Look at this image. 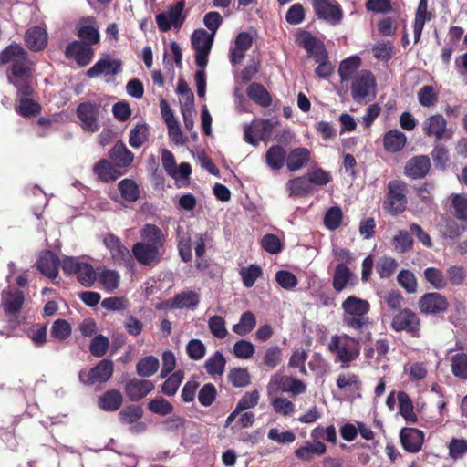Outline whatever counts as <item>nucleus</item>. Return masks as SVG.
Returning <instances> with one entry per match:
<instances>
[{
  "label": "nucleus",
  "mask_w": 467,
  "mask_h": 467,
  "mask_svg": "<svg viewBox=\"0 0 467 467\" xmlns=\"http://www.w3.org/2000/svg\"><path fill=\"white\" fill-rule=\"evenodd\" d=\"M0 63L13 64L8 81L24 90L26 88L25 81L31 80V67L25 49L17 44H11L0 53Z\"/></svg>",
  "instance_id": "f257e3e1"
},
{
  "label": "nucleus",
  "mask_w": 467,
  "mask_h": 467,
  "mask_svg": "<svg viewBox=\"0 0 467 467\" xmlns=\"http://www.w3.org/2000/svg\"><path fill=\"white\" fill-rule=\"evenodd\" d=\"M213 33H208L204 29L195 30L192 35V46L195 50V63L200 67L194 75L197 95L203 98L206 93V74L205 67L208 63L213 43Z\"/></svg>",
  "instance_id": "f03ea898"
},
{
  "label": "nucleus",
  "mask_w": 467,
  "mask_h": 467,
  "mask_svg": "<svg viewBox=\"0 0 467 467\" xmlns=\"http://www.w3.org/2000/svg\"><path fill=\"white\" fill-rule=\"evenodd\" d=\"M341 308L343 326L354 330H362L368 325L367 314L370 310V304L368 300L348 296L343 300Z\"/></svg>",
  "instance_id": "7ed1b4c3"
},
{
  "label": "nucleus",
  "mask_w": 467,
  "mask_h": 467,
  "mask_svg": "<svg viewBox=\"0 0 467 467\" xmlns=\"http://www.w3.org/2000/svg\"><path fill=\"white\" fill-rule=\"evenodd\" d=\"M327 348L343 368H348L360 355L359 341L347 334L332 336Z\"/></svg>",
  "instance_id": "20e7f679"
},
{
  "label": "nucleus",
  "mask_w": 467,
  "mask_h": 467,
  "mask_svg": "<svg viewBox=\"0 0 467 467\" xmlns=\"http://www.w3.org/2000/svg\"><path fill=\"white\" fill-rule=\"evenodd\" d=\"M407 185L400 180L388 183L387 193L383 201V209L393 216L403 213L407 206Z\"/></svg>",
  "instance_id": "39448f33"
},
{
  "label": "nucleus",
  "mask_w": 467,
  "mask_h": 467,
  "mask_svg": "<svg viewBox=\"0 0 467 467\" xmlns=\"http://www.w3.org/2000/svg\"><path fill=\"white\" fill-rule=\"evenodd\" d=\"M376 79L368 70H361L353 78L351 96L355 102L364 104L376 97Z\"/></svg>",
  "instance_id": "423d86ee"
},
{
  "label": "nucleus",
  "mask_w": 467,
  "mask_h": 467,
  "mask_svg": "<svg viewBox=\"0 0 467 467\" xmlns=\"http://www.w3.org/2000/svg\"><path fill=\"white\" fill-rule=\"evenodd\" d=\"M266 390L268 397L275 396L279 391L289 392L297 396L306 392V386L296 378L275 373L271 376Z\"/></svg>",
  "instance_id": "0eeeda50"
},
{
  "label": "nucleus",
  "mask_w": 467,
  "mask_h": 467,
  "mask_svg": "<svg viewBox=\"0 0 467 467\" xmlns=\"http://www.w3.org/2000/svg\"><path fill=\"white\" fill-rule=\"evenodd\" d=\"M276 125L277 121L254 119L252 123L244 126V139L247 143L256 146L260 140L267 141L272 137Z\"/></svg>",
  "instance_id": "6e6552de"
},
{
  "label": "nucleus",
  "mask_w": 467,
  "mask_h": 467,
  "mask_svg": "<svg viewBox=\"0 0 467 467\" xmlns=\"http://www.w3.org/2000/svg\"><path fill=\"white\" fill-rule=\"evenodd\" d=\"M184 2L180 1L171 5L168 8L156 16V24L161 32H167L171 28L180 29L184 23Z\"/></svg>",
  "instance_id": "1a4fd4ad"
},
{
  "label": "nucleus",
  "mask_w": 467,
  "mask_h": 467,
  "mask_svg": "<svg viewBox=\"0 0 467 467\" xmlns=\"http://www.w3.org/2000/svg\"><path fill=\"white\" fill-rule=\"evenodd\" d=\"M422 131L428 137L434 138L436 140L451 139L452 130L447 127V120L441 114H434L422 121Z\"/></svg>",
  "instance_id": "9d476101"
},
{
  "label": "nucleus",
  "mask_w": 467,
  "mask_h": 467,
  "mask_svg": "<svg viewBox=\"0 0 467 467\" xmlns=\"http://www.w3.org/2000/svg\"><path fill=\"white\" fill-rule=\"evenodd\" d=\"M113 373V363L109 359H103L89 370L79 372V380L85 385L104 383L109 379Z\"/></svg>",
  "instance_id": "9b49d317"
},
{
  "label": "nucleus",
  "mask_w": 467,
  "mask_h": 467,
  "mask_svg": "<svg viewBox=\"0 0 467 467\" xmlns=\"http://www.w3.org/2000/svg\"><path fill=\"white\" fill-rule=\"evenodd\" d=\"M391 327L396 331H406L416 337L419 336L420 326V319L414 312L403 309L394 316Z\"/></svg>",
  "instance_id": "f8f14e48"
},
{
  "label": "nucleus",
  "mask_w": 467,
  "mask_h": 467,
  "mask_svg": "<svg viewBox=\"0 0 467 467\" xmlns=\"http://www.w3.org/2000/svg\"><path fill=\"white\" fill-rule=\"evenodd\" d=\"M26 88L24 90L17 88V96L19 104L16 108V111L25 118H30L40 113L41 106L30 98L33 93L31 80L25 81Z\"/></svg>",
  "instance_id": "ddd939ff"
},
{
  "label": "nucleus",
  "mask_w": 467,
  "mask_h": 467,
  "mask_svg": "<svg viewBox=\"0 0 467 467\" xmlns=\"http://www.w3.org/2000/svg\"><path fill=\"white\" fill-rule=\"evenodd\" d=\"M161 247L150 244V243H136L132 247V254L136 260L141 265H153L161 260Z\"/></svg>",
  "instance_id": "4468645a"
},
{
  "label": "nucleus",
  "mask_w": 467,
  "mask_h": 467,
  "mask_svg": "<svg viewBox=\"0 0 467 467\" xmlns=\"http://www.w3.org/2000/svg\"><path fill=\"white\" fill-rule=\"evenodd\" d=\"M419 308L424 314H438L448 308V301L443 295L438 292H430L420 298Z\"/></svg>",
  "instance_id": "2eb2a0df"
},
{
  "label": "nucleus",
  "mask_w": 467,
  "mask_h": 467,
  "mask_svg": "<svg viewBox=\"0 0 467 467\" xmlns=\"http://www.w3.org/2000/svg\"><path fill=\"white\" fill-rule=\"evenodd\" d=\"M313 7L318 17L331 24H337L342 18V12L336 1L313 0Z\"/></svg>",
  "instance_id": "dca6fc26"
},
{
  "label": "nucleus",
  "mask_w": 467,
  "mask_h": 467,
  "mask_svg": "<svg viewBox=\"0 0 467 467\" xmlns=\"http://www.w3.org/2000/svg\"><path fill=\"white\" fill-rule=\"evenodd\" d=\"M93 55V49L89 45L80 41H74L66 48V56L74 58L81 67L87 66L91 61Z\"/></svg>",
  "instance_id": "f3484780"
},
{
  "label": "nucleus",
  "mask_w": 467,
  "mask_h": 467,
  "mask_svg": "<svg viewBox=\"0 0 467 467\" xmlns=\"http://www.w3.org/2000/svg\"><path fill=\"white\" fill-rule=\"evenodd\" d=\"M154 389L150 380L133 379L125 385V393L131 401H138L146 397Z\"/></svg>",
  "instance_id": "a211bd4d"
},
{
  "label": "nucleus",
  "mask_w": 467,
  "mask_h": 467,
  "mask_svg": "<svg viewBox=\"0 0 467 467\" xmlns=\"http://www.w3.org/2000/svg\"><path fill=\"white\" fill-rule=\"evenodd\" d=\"M77 114L81 121V127L88 132H95L99 129L97 115L98 109L94 104L82 103L78 107Z\"/></svg>",
  "instance_id": "6ab92c4d"
},
{
  "label": "nucleus",
  "mask_w": 467,
  "mask_h": 467,
  "mask_svg": "<svg viewBox=\"0 0 467 467\" xmlns=\"http://www.w3.org/2000/svg\"><path fill=\"white\" fill-rule=\"evenodd\" d=\"M253 37L249 33L238 34L230 48V60L233 64H239L243 61L246 51L252 47Z\"/></svg>",
  "instance_id": "aec40b11"
},
{
  "label": "nucleus",
  "mask_w": 467,
  "mask_h": 467,
  "mask_svg": "<svg viewBox=\"0 0 467 467\" xmlns=\"http://www.w3.org/2000/svg\"><path fill=\"white\" fill-rule=\"evenodd\" d=\"M400 437L404 450L412 453L420 450L424 441L423 432L414 428L402 429Z\"/></svg>",
  "instance_id": "412c9836"
},
{
  "label": "nucleus",
  "mask_w": 467,
  "mask_h": 467,
  "mask_svg": "<svg viewBox=\"0 0 467 467\" xmlns=\"http://www.w3.org/2000/svg\"><path fill=\"white\" fill-rule=\"evenodd\" d=\"M120 67L121 63L119 60L105 57L99 59L93 67H91L87 71V75L89 78H94L99 75L112 76L119 73Z\"/></svg>",
  "instance_id": "4be33fe9"
},
{
  "label": "nucleus",
  "mask_w": 467,
  "mask_h": 467,
  "mask_svg": "<svg viewBox=\"0 0 467 467\" xmlns=\"http://www.w3.org/2000/svg\"><path fill=\"white\" fill-rule=\"evenodd\" d=\"M430 167L431 162L427 156H416L407 162L405 174L412 179H420L428 173Z\"/></svg>",
  "instance_id": "5701e85b"
},
{
  "label": "nucleus",
  "mask_w": 467,
  "mask_h": 467,
  "mask_svg": "<svg viewBox=\"0 0 467 467\" xmlns=\"http://www.w3.org/2000/svg\"><path fill=\"white\" fill-rule=\"evenodd\" d=\"M103 242L116 263H124L130 257V251L122 244L117 236L107 234Z\"/></svg>",
  "instance_id": "b1692460"
},
{
  "label": "nucleus",
  "mask_w": 467,
  "mask_h": 467,
  "mask_svg": "<svg viewBox=\"0 0 467 467\" xmlns=\"http://www.w3.org/2000/svg\"><path fill=\"white\" fill-rule=\"evenodd\" d=\"M355 285V275L353 272L345 265L338 264L335 269L333 276V288L337 292H341L348 285Z\"/></svg>",
  "instance_id": "393cba45"
},
{
  "label": "nucleus",
  "mask_w": 467,
  "mask_h": 467,
  "mask_svg": "<svg viewBox=\"0 0 467 467\" xmlns=\"http://www.w3.org/2000/svg\"><path fill=\"white\" fill-rule=\"evenodd\" d=\"M200 303V296L197 292L188 290L177 294L170 302L172 308L195 309Z\"/></svg>",
  "instance_id": "a878e982"
},
{
  "label": "nucleus",
  "mask_w": 467,
  "mask_h": 467,
  "mask_svg": "<svg viewBox=\"0 0 467 467\" xmlns=\"http://www.w3.org/2000/svg\"><path fill=\"white\" fill-rule=\"evenodd\" d=\"M406 143V135L397 129L389 130L383 137V146L388 152H399L405 147Z\"/></svg>",
  "instance_id": "bb28decb"
},
{
  "label": "nucleus",
  "mask_w": 467,
  "mask_h": 467,
  "mask_svg": "<svg viewBox=\"0 0 467 467\" xmlns=\"http://www.w3.org/2000/svg\"><path fill=\"white\" fill-rule=\"evenodd\" d=\"M25 40L28 48L38 51L46 47L47 43V33L46 29L41 26H34L26 31Z\"/></svg>",
  "instance_id": "cd10ccee"
},
{
  "label": "nucleus",
  "mask_w": 467,
  "mask_h": 467,
  "mask_svg": "<svg viewBox=\"0 0 467 467\" xmlns=\"http://www.w3.org/2000/svg\"><path fill=\"white\" fill-rule=\"evenodd\" d=\"M432 13L428 11V0H420L414 19V41L418 42L426 22L431 21Z\"/></svg>",
  "instance_id": "c85d7f7f"
},
{
  "label": "nucleus",
  "mask_w": 467,
  "mask_h": 467,
  "mask_svg": "<svg viewBox=\"0 0 467 467\" xmlns=\"http://www.w3.org/2000/svg\"><path fill=\"white\" fill-rule=\"evenodd\" d=\"M310 150L299 147L292 150L286 157V167L291 171H296L305 167L310 160Z\"/></svg>",
  "instance_id": "c756f323"
},
{
  "label": "nucleus",
  "mask_w": 467,
  "mask_h": 467,
  "mask_svg": "<svg viewBox=\"0 0 467 467\" xmlns=\"http://www.w3.org/2000/svg\"><path fill=\"white\" fill-rule=\"evenodd\" d=\"M58 265V258L49 251L43 252L37 261L39 271L50 278L57 277Z\"/></svg>",
  "instance_id": "7c9ffc66"
},
{
  "label": "nucleus",
  "mask_w": 467,
  "mask_h": 467,
  "mask_svg": "<svg viewBox=\"0 0 467 467\" xmlns=\"http://www.w3.org/2000/svg\"><path fill=\"white\" fill-rule=\"evenodd\" d=\"M24 303V295L18 290H4L2 293V306L7 313L13 314L20 310Z\"/></svg>",
  "instance_id": "2f4dec72"
},
{
  "label": "nucleus",
  "mask_w": 467,
  "mask_h": 467,
  "mask_svg": "<svg viewBox=\"0 0 467 467\" xmlns=\"http://www.w3.org/2000/svg\"><path fill=\"white\" fill-rule=\"evenodd\" d=\"M286 190L289 192V196L303 197L309 194L313 188L307 176H301L289 180L286 183Z\"/></svg>",
  "instance_id": "473e14b6"
},
{
  "label": "nucleus",
  "mask_w": 467,
  "mask_h": 467,
  "mask_svg": "<svg viewBox=\"0 0 467 467\" xmlns=\"http://www.w3.org/2000/svg\"><path fill=\"white\" fill-rule=\"evenodd\" d=\"M122 402V394L119 390L111 389L99 399V407L105 411H115L119 409Z\"/></svg>",
  "instance_id": "72a5a7b5"
},
{
  "label": "nucleus",
  "mask_w": 467,
  "mask_h": 467,
  "mask_svg": "<svg viewBox=\"0 0 467 467\" xmlns=\"http://www.w3.org/2000/svg\"><path fill=\"white\" fill-rule=\"evenodd\" d=\"M94 173L103 182H109L117 180L121 173L107 160H101L94 165Z\"/></svg>",
  "instance_id": "f704fd0d"
},
{
  "label": "nucleus",
  "mask_w": 467,
  "mask_h": 467,
  "mask_svg": "<svg viewBox=\"0 0 467 467\" xmlns=\"http://www.w3.org/2000/svg\"><path fill=\"white\" fill-rule=\"evenodd\" d=\"M226 360L220 351L211 355L204 363L206 372L212 377L222 376L224 372Z\"/></svg>",
  "instance_id": "c9c22d12"
},
{
  "label": "nucleus",
  "mask_w": 467,
  "mask_h": 467,
  "mask_svg": "<svg viewBox=\"0 0 467 467\" xmlns=\"http://www.w3.org/2000/svg\"><path fill=\"white\" fill-rule=\"evenodd\" d=\"M423 276L434 289L442 290L448 285L446 275L440 268L428 267L423 271Z\"/></svg>",
  "instance_id": "e433bc0d"
},
{
  "label": "nucleus",
  "mask_w": 467,
  "mask_h": 467,
  "mask_svg": "<svg viewBox=\"0 0 467 467\" xmlns=\"http://www.w3.org/2000/svg\"><path fill=\"white\" fill-rule=\"evenodd\" d=\"M109 156L119 167L129 166L133 161V154L121 141L114 145L110 150Z\"/></svg>",
  "instance_id": "4c0bfd02"
},
{
  "label": "nucleus",
  "mask_w": 467,
  "mask_h": 467,
  "mask_svg": "<svg viewBox=\"0 0 467 467\" xmlns=\"http://www.w3.org/2000/svg\"><path fill=\"white\" fill-rule=\"evenodd\" d=\"M361 61L359 57L352 56L344 59L338 68V75L342 82L348 81L352 78L354 73L360 67Z\"/></svg>",
  "instance_id": "58836bf2"
},
{
  "label": "nucleus",
  "mask_w": 467,
  "mask_h": 467,
  "mask_svg": "<svg viewBox=\"0 0 467 467\" xmlns=\"http://www.w3.org/2000/svg\"><path fill=\"white\" fill-rule=\"evenodd\" d=\"M286 157V151L279 145H275L269 148L265 153V161L267 165L273 170H279L283 167Z\"/></svg>",
  "instance_id": "ea45409f"
},
{
  "label": "nucleus",
  "mask_w": 467,
  "mask_h": 467,
  "mask_svg": "<svg viewBox=\"0 0 467 467\" xmlns=\"http://www.w3.org/2000/svg\"><path fill=\"white\" fill-rule=\"evenodd\" d=\"M159 367V359L153 356H148L139 360L136 372L142 378H149L157 372Z\"/></svg>",
  "instance_id": "a19ab883"
},
{
  "label": "nucleus",
  "mask_w": 467,
  "mask_h": 467,
  "mask_svg": "<svg viewBox=\"0 0 467 467\" xmlns=\"http://www.w3.org/2000/svg\"><path fill=\"white\" fill-rule=\"evenodd\" d=\"M121 198L127 202H136L140 197L138 184L131 179H123L118 183Z\"/></svg>",
  "instance_id": "79ce46f5"
},
{
  "label": "nucleus",
  "mask_w": 467,
  "mask_h": 467,
  "mask_svg": "<svg viewBox=\"0 0 467 467\" xmlns=\"http://www.w3.org/2000/svg\"><path fill=\"white\" fill-rule=\"evenodd\" d=\"M398 400L400 415L410 423L417 421V416L413 410V405L407 393L400 391L398 393Z\"/></svg>",
  "instance_id": "37998d69"
},
{
  "label": "nucleus",
  "mask_w": 467,
  "mask_h": 467,
  "mask_svg": "<svg viewBox=\"0 0 467 467\" xmlns=\"http://www.w3.org/2000/svg\"><path fill=\"white\" fill-rule=\"evenodd\" d=\"M270 403L275 413L287 417L296 411V405L285 397H269Z\"/></svg>",
  "instance_id": "c03bdc74"
},
{
  "label": "nucleus",
  "mask_w": 467,
  "mask_h": 467,
  "mask_svg": "<svg viewBox=\"0 0 467 467\" xmlns=\"http://www.w3.org/2000/svg\"><path fill=\"white\" fill-rule=\"evenodd\" d=\"M255 324V316L252 312L246 311L242 314L239 322L233 326V331L239 336H244L254 328Z\"/></svg>",
  "instance_id": "a18cd8bd"
},
{
  "label": "nucleus",
  "mask_w": 467,
  "mask_h": 467,
  "mask_svg": "<svg viewBox=\"0 0 467 467\" xmlns=\"http://www.w3.org/2000/svg\"><path fill=\"white\" fill-rule=\"evenodd\" d=\"M141 236L144 239L142 243H150V244L162 248L164 237L161 229L156 225L146 224L141 231Z\"/></svg>",
  "instance_id": "49530a36"
},
{
  "label": "nucleus",
  "mask_w": 467,
  "mask_h": 467,
  "mask_svg": "<svg viewBox=\"0 0 467 467\" xmlns=\"http://www.w3.org/2000/svg\"><path fill=\"white\" fill-rule=\"evenodd\" d=\"M248 97L261 106H268L271 103V98L266 89L260 84H252L247 88Z\"/></svg>",
  "instance_id": "de8ad7c7"
},
{
  "label": "nucleus",
  "mask_w": 467,
  "mask_h": 467,
  "mask_svg": "<svg viewBox=\"0 0 467 467\" xmlns=\"http://www.w3.org/2000/svg\"><path fill=\"white\" fill-rule=\"evenodd\" d=\"M342 219L343 213L341 208L338 206H333L326 212L323 222L327 229L335 231L340 226Z\"/></svg>",
  "instance_id": "09e8293b"
},
{
  "label": "nucleus",
  "mask_w": 467,
  "mask_h": 467,
  "mask_svg": "<svg viewBox=\"0 0 467 467\" xmlns=\"http://www.w3.org/2000/svg\"><path fill=\"white\" fill-rule=\"evenodd\" d=\"M327 451L326 445L317 440L312 444H306V446L300 447L296 451V455L299 459L308 460L312 454H324Z\"/></svg>",
  "instance_id": "8fccbe9b"
},
{
  "label": "nucleus",
  "mask_w": 467,
  "mask_h": 467,
  "mask_svg": "<svg viewBox=\"0 0 467 467\" xmlns=\"http://www.w3.org/2000/svg\"><path fill=\"white\" fill-rule=\"evenodd\" d=\"M71 326L65 319L56 320L51 327L50 336L56 340H66L71 335Z\"/></svg>",
  "instance_id": "3c124183"
},
{
  "label": "nucleus",
  "mask_w": 467,
  "mask_h": 467,
  "mask_svg": "<svg viewBox=\"0 0 467 467\" xmlns=\"http://www.w3.org/2000/svg\"><path fill=\"white\" fill-rule=\"evenodd\" d=\"M337 386L345 391H355L360 388V381L353 373H341L337 379Z\"/></svg>",
  "instance_id": "603ef678"
},
{
  "label": "nucleus",
  "mask_w": 467,
  "mask_h": 467,
  "mask_svg": "<svg viewBox=\"0 0 467 467\" xmlns=\"http://www.w3.org/2000/svg\"><path fill=\"white\" fill-rule=\"evenodd\" d=\"M184 379V373L181 370L171 374L162 384L161 391L167 396H174Z\"/></svg>",
  "instance_id": "864d4df0"
},
{
  "label": "nucleus",
  "mask_w": 467,
  "mask_h": 467,
  "mask_svg": "<svg viewBox=\"0 0 467 467\" xmlns=\"http://www.w3.org/2000/svg\"><path fill=\"white\" fill-rule=\"evenodd\" d=\"M148 134V127L146 124H137L130 132V145L133 148H140L147 140Z\"/></svg>",
  "instance_id": "5fc2aeb1"
},
{
  "label": "nucleus",
  "mask_w": 467,
  "mask_h": 467,
  "mask_svg": "<svg viewBox=\"0 0 467 467\" xmlns=\"http://www.w3.org/2000/svg\"><path fill=\"white\" fill-rule=\"evenodd\" d=\"M315 60L318 64L315 72L319 78H326L332 75L335 67L328 60L327 51H321Z\"/></svg>",
  "instance_id": "6e6d98bb"
},
{
  "label": "nucleus",
  "mask_w": 467,
  "mask_h": 467,
  "mask_svg": "<svg viewBox=\"0 0 467 467\" xmlns=\"http://www.w3.org/2000/svg\"><path fill=\"white\" fill-rule=\"evenodd\" d=\"M228 379L235 388H244L250 383V374L246 368H232L228 373Z\"/></svg>",
  "instance_id": "4d7b16f0"
},
{
  "label": "nucleus",
  "mask_w": 467,
  "mask_h": 467,
  "mask_svg": "<svg viewBox=\"0 0 467 467\" xmlns=\"http://www.w3.org/2000/svg\"><path fill=\"white\" fill-rule=\"evenodd\" d=\"M76 275L78 280L87 287L91 286L97 278L93 267L89 264L84 262H81L79 265Z\"/></svg>",
  "instance_id": "13d9d810"
},
{
  "label": "nucleus",
  "mask_w": 467,
  "mask_h": 467,
  "mask_svg": "<svg viewBox=\"0 0 467 467\" xmlns=\"http://www.w3.org/2000/svg\"><path fill=\"white\" fill-rule=\"evenodd\" d=\"M451 372L460 379H467V355L457 353L451 357Z\"/></svg>",
  "instance_id": "bf43d9fd"
},
{
  "label": "nucleus",
  "mask_w": 467,
  "mask_h": 467,
  "mask_svg": "<svg viewBox=\"0 0 467 467\" xmlns=\"http://www.w3.org/2000/svg\"><path fill=\"white\" fill-rule=\"evenodd\" d=\"M99 282L107 291H113L119 285L120 276L113 270H103L99 275Z\"/></svg>",
  "instance_id": "052dcab7"
},
{
  "label": "nucleus",
  "mask_w": 467,
  "mask_h": 467,
  "mask_svg": "<svg viewBox=\"0 0 467 467\" xmlns=\"http://www.w3.org/2000/svg\"><path fill=\"white\" fill-rule=\"evenodd\" d=\"M419 103L427 108L434 106L438 101V92L431 86H423L418 91Z\"/></svg>",
  "instance_id": "680f3d73"
},
{
  "label": "nucleus",
  "mask_w": 467,
  "mask_h": 467,
  "mask_svg": "<svg viewBox=\"0 0 467 467\" xmlns=\"http://www.w3.org/2000/svg\"><path fill=\"white\" fill-rule=\"evenodd\" d=\"M148 409L152 413L161 416L171 414L174 410L173 406L162 397H158L150 400L148 403Z\"/></svg>",
  "instance_id": "e2e57ef3"
},
{
  "label": "nucleus",
  "mask_w": 467,
  "mask_h": 467,
  "mask_svg": "<svg viewBox=\"0 0 467 467\" xmlns=\"http://www.w3.org/2000/svg\"><path fill=\"white\" fill-rule=\"evenodd\" d=\"M262 275V269L257 265H250L247 267H242L240 275L245 287H252L257 278Z\"/></svg>",
  "instance_id": "0e129e2a"
},
{
  "label": "nucleus",
  "mask_w": 467,
  "mask_h": 467,
  "mask_svg": "<svg viewBox=\"0 0 467 467\" xmlns=\"http://www.w3.org/2000/svg\"><path fill=\"white\" fill-rule=\"evenodd\" d=\"M448 284L454 286H460L464 284L466 279V271L463 266L454 265H451L446 271Z\"/></svg>",
  "instance_id": "69168bd1"
},
{
  "label": "nucleus",
  "mask_w": 467,
  "mask_h": 467,
  "mask_svg": "<svg viewBox=\"0 0 467 467\" xmlns=\"http://www.w3.org/2000/svg\"><path fill=\"white\" fill-rule=\"evenodd\" d=\"M209 329L216 338H224L227 336V329L224 319L217 315L212 316L208 320Z\"/></svg>",
  "instance_id": "338daca9"
},
{
  "label": "nucleus",
  "mask_w": 467,
  "mask_h": 467,
  "mask_svg": "<svg viewBox=\"0 0 467 467\" xmlns=\"http://www.w3.org/2000/svg\"><path fill=\"white\" fill-rule=\"evenodd\" d=\"M451 205L453 207L455 216L460 219L467 220V195L466 194H452Z\"/></svg>",
  "instance_id": "774afa93"
}]
</instances>
